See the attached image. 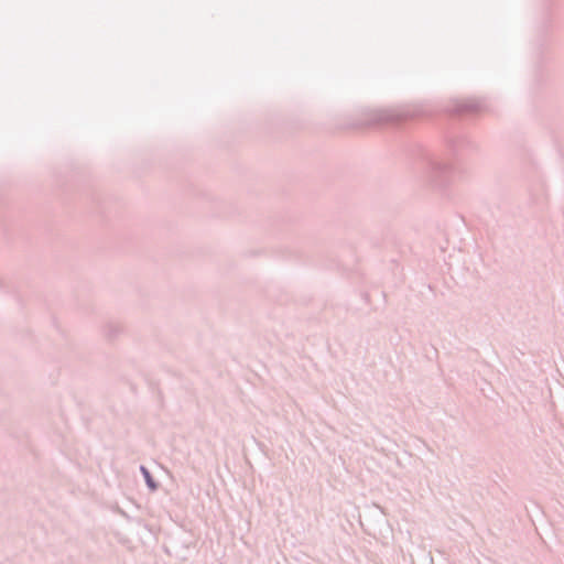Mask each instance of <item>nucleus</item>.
Wrapping results in <instances>:
<instances>
[{
    "label": "nucleus",
    "instance_id": "nucleus-1",
    "mask_svg": "<svg viewBox=\"0 0 564 564\" xmlns=\"http://www.w3.org/2000/svg\"><path fill=\"white\" fill-rule=\"evenodd\" d=\"M141 470H142V473H143V475H144V477H145V479H147L148 485H149L152 489H154V488H155V485L152 482V479H151V476H150L149 471H148L144 467H142V468H141Z\"/></svg>",
    "mask_w": 564,
    "mask_h": 564
}]
</instances>
